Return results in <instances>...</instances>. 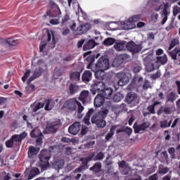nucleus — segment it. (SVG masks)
<instances>
[{"label":"nucleus","mask_w":180,"mask_h":180,"mask_svg":"<svg viewBox=\"0 0 180 180\" xmlns=\"http://www.w3.org/2000/svg\"><path fill=\"white\" fill-rule=\"evenodd\" d=\"M167 55L158 56L156 59H154L153 51H151L149 54L146 56L144 55L143 64L146 65V70L148 72H151V71H154L155 68H160V64H167Z\"/></svg>","instance_id":"nucleus-1"},{"label":"nucleus","mask_w":180,"mask_h":180,"mask_svg":"<svg viewBox=\"0 0 180 180\" xmlns=\"http://www.w3.org/2000/svg\"><path fill=\"white\" fill-rule=\"evenodd\" d=\"M88 60H91V63L87 65L88 70L95 72L99 70L100 71H106L109 70V59L105 56L101 57L96 65L92 64L95 61V56H89Z\"/></svg>","instance_id":"nucleus-2"},{"label":"nucleus","mask_w":180,"mask_h":180,"mask_svg":"<svg viewBox=\"0 0 180 180\" xmlns=\"http://www.w3.org/2000/svg\"><path fill=\"white\" fill-rule=\"evenodd\" d=\"M108 113H109L108 108L103 109L91 117V122L96 124L97 127L103 129V127H106V121L103 118L108 116Z\"/></svg>","instance_id":"nucleus-3"},{"label":"nucleus","mask_w":180,"mask_h":180,"mask_svg":"<svg viewBox=\"0 0 180 180\" xmlns=\"http://www.w3.org/2000/svg\"><path fill=\"white\" fill-rule=\"evenodd\" d=\"M77 106L78 108V113L79 115H81L84 110V106L81 105V103H79L77 98L70 99L64 103V108H66V109H69V110H72V112L77 110Z\"/></svg>","instance_id":"nucleus-4"},{"label":"nucleus","mask_w":180,"mask_h":180,"mask_svg":"<svg viewBox=\"0 0 180 180\" xmlns=\"http://www.w3.org/2000/svg\"><path fill=\"white\" fill-rule=\"evenodd\" d=\"M56 38L54 37V32L49 31L47 32V42L41 41L39 46V51H43L46 46H48L49 49H54L56 47Z\"/></svg>","instance_id":"nucleus-5"},{"label":"nucleus","mask_w":180,"mask_h":180,"mask_svg":"<svg viewBox=\"0 0 180 180\" xmlns=\"http://www.w3.org/2000/svg\"><path fill=\"white\" fill-rule=\"evenodd\" d=\"M46 70H47V65L46 63H42L40 66L36 68L32 76H31L27 81V84H30V82L34 81L37 78H39Z\"/></svg>","instance_id":"nucleus-6"},{"label":"nucleus","mask_w":180,"mask_h":180,"mask_svg":"<svg viewBox=\"0 0 180 180\" xmlns=\"http://www.w3.org/2000/svg\"><path fill=\"white\" fill-rule=\"evenodd\" d=\"M49 6L51 8V11L46 12V16H53V18H60L61 16L60 7H58L53 0H49Z\"/></svg>","instance_id":"nucleus-7"},{"label":"nucleus","mask_w":180,"mask_h":180,"mask_svg":"<svg viewBox=\"0 0 180 180\" xmlns=\"http://www.w3.org/2000/svg\"><path fill=\"white\" fill-rule=\"evenodd\" d=\"M116 77L118 80L117 84L120 86H124V85H127L130 81L127 75L123 72L117 73Z\"/></svg>","instance_id":"nucleus-8"},{"label":"nucleus","mask_w":180,"mask_h":180,"mask_svg":"<svg viewBox=\"0 0 180 180\" xmlns=\"http://www.w3.org/2000/svg\"><path fill=\"white\" fill-rule=\"evenodd\" d=\"M129 55L124 53L121 54L119 56H117L116 58L114 59L112 62V66L114 67H119L123 64V62L126 61L127 58H129Z\"/></svg>","instance_id":"nucleus-9"},{"label":"nucleus","mask_w":180,"mask_h":180,"mask_svg":"<svg viewBox=\"0 0 180 180\" xmlns=\"http://www.w3.org/2000/svg\"><path fill=\"white\" fill-rule=\"evenodd\" d=\"M59 128L60 122L58 121H56L49 124L44 131L45 133H56Z\"/></svg>","instance_id":"nucleus-10"},{"label":"nucleus","mask_w":180,"mask_h":180,"mask_svg":"<svg viewBox=\"0 0 180 180\" xmlns=\"http://www.w3.org/2000/svg\"><path fill=\"white\" fill-rule=\"evenodd\" d=\"M93 86V90H91V93L93 95H95L96 94L95 91L97 92H102L103 91V89L105 88L106 84L103 82H95L94 84L92 85Z\"/></svg>","instance_id":"nucleus-11"},{"label":"nucleus","mask_w":180,"mask_h":180,"mask_svg":"<svg viewBox=\"0 0 180 180\" xmlns=\"http://www.w3.org/2000/svg\"><path fill=\"white\" fill-rule=\"evenodd\" d=\"M127 49L131 53H140L141 51V45L136 44L134 42L131 41L127 44Z\"/></svg>","instance_id":"nucleus-12"},{"label":"nucleus","mask_w":180,"mask_h":180,"mask_svg":"<svg viewBox=\"0 0 180 180\" xmlns=\"http://www.w3.org/2000/svg\"><path fill=\"white\" fill-rule=\"evenodd\" d=\"M80 130H81V123L79 122H74L69 127V133H70V134H73V136L78 134Z\"/></svg>","instance_id":"nucleus-13"},{"label":"nucleus","mask_w":180,"mask_h":180,"mask_svg":"<svg viewBox=\"0 0 180 180\" xmlns=\"http://www.w3.org/2000/svg\"><path fill=\"white\" fill-rule=\"evenodd\" d=\"M122 29L123 30H131V29H136V24L133 21L130 20V18L127 21H122L120 22Z\"/></svg>","instance_id":"nucleus-14"},{"label":"nucleus","mask_w":180,"mask_h":180,"mask_svg":"<svg viewBox=\"0 0 180 180\" xmlns=\"http://www.w3.org/2000/svg\"><path fill=\"white\" fill-rule=\"evenodd\" d=\"M170 6H171L168 3L165 4L164 6V8L162 12V25H165V22H167V20H168V16L169 15V11H168V8Z\"/></svg>","instance_id":"nucleus-15"},{"label":"nucleus","mask_w":180,"mask_h":180,"mask_svg":"<svg viewBox=\"0 0 180 180\" xmlns=\"http://www.w3.org/2000/svg\"><path fill=\"white\" fill-rule=\"evenodd\" d=\"M127 103H134V105L139 104V97L136 93H129L127 96Z\"/></svg>","instance_id":"nucleus-16"},{"label":"nucleus","mask_w":180,"mask_h":180,"mask_svg":"<svg viewBox=\"0 0 180 180\" xmlns=\"http://www.w3.org/2000/svg\"><path fill=\"white\" fill-rule=\"evenodd\" d=\"M50 160V152L47 150H44L41 151L39 155V160L41 162H44V164L49 162Z\"/></svg>","instance_id":"nucleus-17"},{"label":"nucleus","mask_w":180,"mask_h":180,"mask_svg":"<svg viewBox=\"0 0 180 180\" xmlns=\"http://www.w3.org/2000/svg\"><path fill=\"white\" fill-rule=\"evenodd\" d=\"M25 137H27V133L26 131H23L20 134H14L11 136L15 145L18 144V143H22V140L25 139Z\"/></svg>","instance_id":"nucleus-18"},{"label":"nucleus","mask_w":180,"mask_h":180,"mask_svg":"<svg viewBox=\"0 0 180 180\" xmlns=\"http://www.w3.org/2000/svg\"><path fill=\"white\" fill-rule=\"evenodd\" d=\"M79 101H82L83 105H85L86 102H89L91 98L89 97V91L87 90H84L81 92L79 97Z\"/></svg>","instance_id":"nucleus-19"},{"label":"nucleus","mask_w":180,"mask_h":180,"mask_svg":"<svg viewBox=\"0 0 180 180\" xmlns=\"http://www.w3.org/2000/svg\"><path fill=\"white\" fill-rule=\"evenodd\" d=\"M89 29H91V24L89 23L80 25L76 30V34H84V33H86L87 30H89Z\"/></svg>","instance_id":"nucleus-20"},{"label":"nucleus","mask_w":180,"mask_h":180,"mask_svg":"<svg viewBox=\"0 0 180 180\" xmlns=\"http://www.w3.org/2000/svg\"><path fill=\"white\" fill-rule=\"evenodd\" d=\"M126 48H127V43L124 41H118L114 45V49L117 51H123V50H126Z\"/></svg>","instance_id":"nucleus-21"},{"label":"nucleus","mask_w":180,"mask_h":180,"mask_svg":"<svg viewBox=\"0 0 180 180\" xmlns=\"http://www.w3.org/2000/svg\"><path fill=\"white\" fill-rule=\"evenodd\" d=\"M104 102H105L104 97L102 95L98 94L96 96L94 99V106L96 108H101V106L103 105Z\"/></svg>","instance_id":"nucleus-22"},{"label":"nucleus","mask_w":180,"mask_h":180,"mask_svg":"<svg viewBox=\"0 0 180 180\" xmlns=\"http://www.w3.org/2000/svg\"><path fill=\"white\" fill-rule=\"evenodd\" d=\"M150 127V123L148 122H144L140 125H134V129L135 131V133H140V131H143V130H146V129H147V127Z\"/></svg>","instance_id":"nucleus-23"},{"label":"nucleus","mask_w":180,"mask_h":180,"mask_svg":"<svg viewBox=\"0 0 180 180\" xmlns=\"http://www.w3.org/2000/svg\"><path fill=\"white\" fill-rule=\"evenodd\" d=\"M113 94V89L110 87H108L106 89H103L102 91V96H103L105 99H110L112 98V95Z\"/></svg>","instance_id":"nucleus-24"},{"label":"nucleus","mask_w":180,"mask_h":180,"mask_svg":"<svg viewBox=\"0 0 180 180\" xmlns=\"http://www.w3.org/2000/svg\"><path fill=\"white\" fill-rule=\"evenodd\" d=\"M172 112H174L172 107L162 106L158 112V115H161L162 113H165V115H171Z\"/></svg>","instance_id":"nucleus-25"},{"label":"nucleus","mask_w":180,"mask_h":180,"mask_svg":"<svg viewBox=\"0 0 180 180\" xmlns=\"http://www.w3.org/2000/svg\"><path fill=\"white\" fill-rule=\"evenodd\" d=\"M52 167L55 168V169H61L64 167V160L61 159L56 160L53 163Z\"/></svg>","instance_id":"nucleus-26"},{"label":"nucleus","mask_w":180,"mask_h":180,"mask_svg":"<svg viewBox=\"0 0 180 180\" xmlns=\"http://www.w3.org/2000/svg\"><path fill=\"white\" fill-rule=\"evenodd\" d=\"M82 79L84 82H89L92 79V73L89 70H86L82 77Z\"/></svg>","instance_id":"nucleus-27"},{"label":"nucleus","mask_w":180,"mask_h":180,"mask_svg":"<svg viewBox=\"0 0 180 180\" xmlns=\"http://www.w3.org/2000/svg\"><path fill=\"white\" fill-rule=\"evenodd\" d=\"M96 46L94 40H90L87 41L83 46V50L86 51V50H91V49H94Z\"/></svg>","instance_id":"nucleus-28"},{"label":"nucleus","mask_w":180,"mask_h":180,"mask_svg":"<svg viewBox=\"0 0 180 180\" xmlns=\"http://www.w3.org/2000/svg\"><path fill=\"white\" fill-rule=\"evenodd\" d=\"M169 54L173 60H176V56L180 57V46L176 47L174 51L169 52Z\"/></svg>","instance_id":"nucleus-29"},{"label":"nucleus","mask_w":180,"mask_h":180,"mask_svg":"<svg viewBox=\"0 0 180 180\" xmlns=\"http://www.w3.org/2000/svg\"><path fill=\"white\" fill-rule=\"evenodd\" d=\"M40 174V170L37 167L32 168L30 172L28 179H33L35 176H37Z\"/></svg>","instance_id":"nucleus-30"},{"label":"nucleus","mask_w":180,"mask_h":180,"mask_svg":"<svg viewBox=\"0 0 180 180\" xmlns=\"http://www.w3.org/2000/svg\"><path fill=\"white\" fill-rule=\"evenodd\" d=\"M44 107V103H34L31 105V109L33 112H37L39 109Z\"/></svg>","instance_id":"nucleus-31"},{"label":"nucleus","mask_w":180,"mask_h":180,"mask_svg":"<svg viewBox=\"0 0 180 180\" xmlns=\"http://www.w3.org/2000/svg\"><path fill=\"white\" fill-rule=\"evenodd\" d=\"M70 79L72 81V82H77V81H79V79H81V73L79 72H73L70 75Z\"/></svg>","instance_id":"nucleus-32"},{"label":"nucleus","mask_w":180,"mask_h":180,"mask_svg":"<svg viewBox=\"0 0 180 180\" xmlns=\"http://www.w3.org/2000/svg\"><path fill=\"white\" fill-rule=\"evenodd\" d=\"M45 105V110H51L54 106V101L51 100H46L44 103V106Z\"/></svg>","instance_id":"nucleus-33"},{"label":"nucleus","mask_w":180,"mask_h":180,"mask_svg":"<svg viewBox=\"0 0 180 180\" xmlns=\"http://www.w3.org/2000/svg\"><path fill=\"white\" fill-rule=\"evenodd\" d=\"M40 151V148H34V146H30L28 150V155L29 157H32V155H36L37 153Z\"/></svg>","instance_id":"nucleus-34"},{"label":"nucleus","mask_w":180,"mask_h":180,"mask_svg":"<svg viewBox=\"0 0 180 180\" xmlns=\"http://www.w3.org/2000/svg\"><path fill=\"white\" fill-rule=\"evenodd\" d=\"M115 41H116V40L115 39V38H112V37H108L106 38L105 39H104L103 44V46H113V44H115Z\"/></svg>","instance_id":"nucleus-35"},{"label":"nucleus","mask_w":180,"mask_h":180,"mask_svg":"<svg viewBox=\"0 0 180 180\" xmlns=\"http://www.w3.org/2000/svg\"><path fill=\"white\" fill-rule=\"evenodd\" d=\"M172 124V120H170L169 122L167 120L160 122L161 129H167V127H171Z\"/></svg>","instance_id":"nucleus-36"},{"label":"nucleus","mask_w":180,"mask_h":180,"mask_svg":"<svg viewBox=\"0 0 180 180\" xmlns=\"http://www.w3.org/2000/svg\"><path fill=\"white\" fill-rule=\"evenodd\" d=\"M94 113V109H90L89 112L86 113V116L84 118V122L86 124H90L89 119H91V116Z\"/></svg>","instance_id":"nucleus-37"},{"label":"nucleus","mask_w":180,"mask_h":180,"mask_svg":"<svg viewBox=\"0 0 180 180\" xmlns=\"http://www.w3.org/2000/svg\"><path fill=\"white\" fill-rule=\"evenodd\" d=\"M30 136L31 137H40L43 136V134H41V131L39 130V128H36L31 131Z\"/></svg>","instance_id":"nucleus-38"},{"label":"nucleus","mask_w":180,"mask_h":180,"mask_svg":"<svg viewBox=\"0 0 180 180\" xmlns=\"http://www.w3.org/2000/svg\"><path fill=\"white\" fill-rule=\"evenodd\" d=\"M119 126H112L110 129V131L108 134V135L105 136L106 140H110L112 138V136L115 134V130L117 129Z\"/></svg>","instance_id":"nucleus-39"},{"label":"nucleus","mask_w":180,"mask_h":180,"mask_svg":"<svg viewBox=\"0 0 180 180\" xmlns=\"http://www.w3.org/2000/svg\"><path fill=\"white\" fill-rule=\"evenodd\" d=\"M102 168V164L101 162L96 163L94 167L90 168L91 171H94V172H99Z\"/></svg>","instance_id":"nucleus-40"},{"label":"nucleus","mask_w":180,"mask_h":180,"mask_svg":"<svg viewBox=\"0 0 180 180\" xmlns=\"http://www.w3.org/2000/svg\"><path fill=\"white\" fill-rule=\"evenodd\" d=\"M70 91L71 95H74V94L79 91V86H78L76 84H70Z\"/></svg>","instance_id":"nucleus-41"},{"label":"nucleus","mask_w":180,"mask_h":180,"mask_svg":"<svg viewBox=\"0 0 180 180\" xmlns=\"http://www.w3.org/2000/svg\"><path fill=\"white\" fill-rule=\"evenodd\" d=\"M94 72H95L94 75L97 79H103V75H104L103 71L98 70L94 71Z\"/></svg>","instance_id":"nucleus-42"},{"label":"nucleus","mask_w":180,"mask_h":180,"mask_svg":"<svg viewBox=\"0 0 180 180\" xmlns=\"http://www.w3.org/2000/svg\"><path fill=\"white\" fill-rule=\"evenodd\" d=\"M177 44H179V40L178 39H173L170 41V45L169 47V50H172L175 46H177Z\"/></svg>","instance_id":"nucleus-43"},{"label":"nucleus","mask_w":180,"mask_h":180,"mask_svg":"<svg viewBox=\"0 0 180 180\" xmlns=\"http://www.w3.org/2000/svg\"><path fill=\"white\" fill-rule=\"evenodd\" d=\"M63 75V70L60 68H56L53 72L54 78H57V77H61Z\"/></svg>","instance_id":"nucleus-44"},{"label":"nucleus","mask_w":180,"mask_h":180,"mask_svg":"<svg viewBox=\"0 0 180 180\" xmlns=\"http://www.w3.org/2000/svg\"><path fill=\"white\" fill-rule=\"evenodd\" d=\"M6 43H8L9 46H18V44H19V41H18V39L10 38L7 39Z\"/></svg>","instance_id":"nucleus-45"},{"label":"nucleus","mask_w":180,"mask_h":180,"mask_svg":"<svg viewBox=\"0 0 180 180\" xmlns=\"http://www.w3.org/2000/svg\"><path fill=\"white\" fill-rule=\"evenodd\" d=\"M122 174L123 175L131 174V168H130V166H126L124 169H122Z\"/></svg>","instance_id":"nucleus-46"},{"label":"nucleus","mask_w":180,"mask_h":180,"mask_svg":"<svg viewBox=\"0 0 180 180\" xmlns=\"http://www.w3.org/2000/svg\"><path fill=\"white\" fill-rule=\"evenodd\" d=\"M6 146L8 148H12V147H13V146H16V144L15 143L13 139L11 138L9 140L6 141Z\"/></svg>","instance_id":"nucleus-47"},{"label":"nucleus","mask_w":180,"mask_h":180,"mask_svg":"<svg viewBox=\"0 0 180 180\" xmlns=\"http://www.w3.org/2000/svg\"><path fill=\"white\" fill-rule=\"evenodd\" d=\"M32 71L30 70H27L26 72L24 73L23 77H22V82H26V80L30 77Z\"/></svg>","instance_id":"nucleus-48"},{"label":"nucleus","mask_w":180,"mask_h":180,"mask_svg":"<svg viewBox=\"0 0 180 180\" xmlns=\"http://www.w3.org/2000/svg\"><path fill=\"white\" fill-rule=\"evenodd\" d=\"M105 158V155L102 153H99L94 158H91L89 160H94V161H101V160H103Z\"/></svg>","instance_id":"nucleus-49"},{"label":"nucleus","mask_w":180,"mask_h":180,"mask_svg":"<svg viewBox=\"0 0 180 180\" xmlns=\"http://www.w3.org/2000/svg\"><path fill=\"white\" fill-rule=\"evenodd\" d=\"M122 99H123V96L120 93H117L113 97V101L115 102H120Z\"/></svg>","instance_id":"nucleus-50"},{"label":"nucleus","mask_w":180,"mask_h":180,"mask_svg":"<svg viewBox=\"0 0 180 180\" xmlns=\"http://www.w3.org/2000/svg\"><path fill=\"white\" fill-rule=\"evenodd\" d=\"M176 99V94L175 93L171 92L168 95V99H167L168 102H174V101H175Z\"/></svg>","instance_id":"nucleus-51"},{"label":"nucleus","mask_w":180,"mask_h":180,"mask_svg":"<svg viewBox=\"0 0 180 180\" xmlns=\"http://www.w3.org/2000/svg\"><path fill=\"white\" fill-rule=\"evenodd\" d=\"M180 13V7L175 5L173 6V15L176 16V15H179Z\"/></svg>","instance_id":"nucleus-52"},{"label":"nucleus","mask_w":180,"mask_h":180,"mask_svg":"<svg viewBox=\"0 0 180 180\" xmlns=\"http://www.w3.org/2000/svg\"><path fill=\"white\" fill-rule=\"evenodd\" d=\"M130 21L136 23V22H139V20H140V15H134L133 17L129 18Z\"/></svg>","instance_id":"nucleus-53"},{"label":"nucleus","mask_w":180,"mask_h":180,"mask_svg":"<svg viewBox=\"0 0 180 180\" xmlns=\"http://www.w3.org/2000/svg\"><path fill=\"white\" fill-rule=\"evenodd\" d=\"M148 88H151V84L150 82H148V80H145L143 85V89L147 90Z\"/></svg>","instance_id":"nucleus-54"},{"label":"nucleus","mask_w":180,"mask_h":180,"mask_svg":"<svg viewBox=\"0 0 180 180\" xmlns=\"http://www.w3.org/2000/svg\"><path fill=\"white\" fill-rule=\"evenodd\" d=\"M132 70H133L134 72L137 74V72H139V71H141V64L135 65Z\"/></svg>","instance_id":"nucleus-55"},{"label":"nucleus","mask_w":180,"mask_h":180,"mask_svg":"<svg viewBox=\"0 0 180 180\" xmlns=\"http://www.w3.org/2000/svg\"><path fill=\"white\" fill-rule=\"evenodd\" d=\"M168 171H169L168 167H161L159 169V174H163V175H165V174H167Z\"/></svg>","instance_id":"nucleus-56"},{"label":"nucleus","mask_w":180,"mask_h":180,"mask_svg":"<svg viewBox=\"0 0 180 180\" xmlns=\"http://www.w3.org/2000/svg\"><path fill=\"white\" fill-rule=\"evenodd\" d=\"M177 124H180V119L179 118H176L174 121L173 123L172 124V129H174V127H176Z\"/></svg>","instance_id":"nucleus-57"},{"label":"nucleus","mask_w":180,"mask_h":180,"mask_svg":"<svg viewBox=\"0 0 180 180\" xmlns=\"http://www.w3.org/2000/svg\"><path fill=\"white\" fill-rule=\"evenodd\" d=\"M150 18H151L152 22L155 23V22H157V20H158V13H153L151 15Z\"/></svg>","instance_id":"nucleus-58"},{"label":"nucleus","mask_w":180,"mask_h":180,"mask_svg":"<svg viewBox=\"0 0 180 180\" xmlns=\"http://www.w3.org/2000/svg\"><path fill=\"white\" fill-rule=\"evenodd\" d=\"M26 91H27V94H30L32 91H34V85L33 84L28 85L26 88Z\"/></svg>","instance_id":"nucleus-59"},{"label":"nucleus","mask_w":180,"mask_h":180,"mask_svg":"<svg viewBox=\"0 0 180 180\" xmlns=\"http://www.w3.org/2000/svg\"><path fill=\"white\" fill-rule=\"evenodd\" d=\"M114 126H119V127H117L115 129L117 133H122V131H124V127L120 125H114Z\"/></svg>","instance_id":"nucleus-60"},{"label":"nucleus","mask_w":180,"mask_h":180,"mask_svg":"<svg viewBox=\"0 0 180 180\" xmlns=\"http://www.w3.org/2000/svg\"><path fill=\"white\" fill-rule=\"evenodd\" d=\"M148 180H158V174L155 173V174L150 176Z\"/></svg>","instance_id":"nucleus-61"},{"label":"nucleus","mask_w":180,"mask_h":180,"mask_svg":"<svg viewBox=\"0 0 180 180\" xmlns=\"http://www.w3.org/2000/svg\"><path fill=\"white\" fill-rule=\"evenodd\" d=\"M94 144H95L94 141H90V142L87 143L86 144H85V148H92V146H94Z\"/></svg>","instance_id":"nucleus-62"},{"label":"nucleus","mask_w":180,"mask_h":180,"mask_svg":"<svg viewBox=\"0 0 180 180\" xmlns=\"http://www.w3.org/2000/svg\"><path fill=\"white\" fill-rule=\"evenodd\" d=\"M150 129L153 130V131H157V130H158V124L157 123L153 124L151 126Z\"/></svg>","instance_id":"nucleus-63"},{"label":"nucleus","mask_w":180,"mask_h":180,"mask_svg":"<svg viewBox=\"0 0 180 180\" xmlns=\"http://www.w3.org/2000/svg\"><path fill=\"white\" fill-rule=\"evenodd\" d=\"M84 43H85V40L84 39H81L77 42V47L78 49H81V47H82Z\"/></svg>","instance_id":"nucleus-64"}]
</instances>
